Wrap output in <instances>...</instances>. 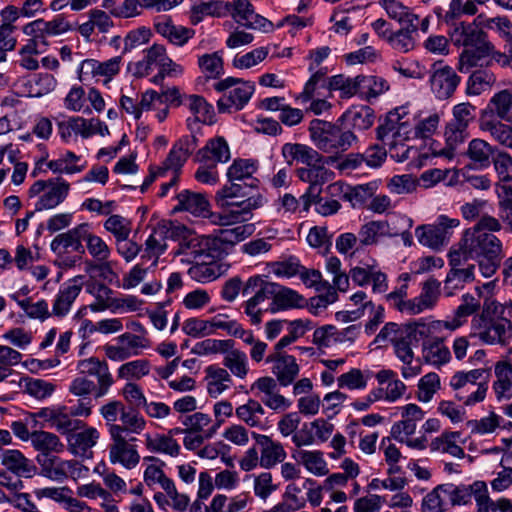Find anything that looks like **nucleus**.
Instances as JSON below:
<instances>
[{
	"instance_id": "obj_22",
	"label": "nucleus",
	"mask_w": 512,
	"mask_h": 512,
	"mask_svg": "<svg viewBox=\"0 0 512 512\" xmlns=\"http://www.w3.org/2000/svg\"><path fill=\"white\" fill-rule=\"evenodd\" d=\"M374 121V110L367 105H353L338 118V122L345 124L351 131L352 129L367 130L372 127Z\"/></svg>"
},
{
	"instance_id": "obj_33",
	"label": "nucleus",
	"mask_w": 512,
	"mask_h": 512,
	"mask_svg": "<svg viewBox=\"0 0 512 512\" xmlns=\"http://www.w3.org/2000/svg\"><path fill=\"white\" fill-rule=\"evenodd\" d=\"M423 358L425 362L440 366L450 361L451 353L443 339L434 338L423 343Z\"/></svg>"
},
{
	"instance_id": "obj_60",
	"label": "nucleus",
	"mask_w": 512,
	"mask_h": 512,
	"mask_svg": "<svg viewBox=\"0 0 512 512\" xmlns=\"http://www.w3.org/2000/svg\"><path fill=\"white\" fill-rule=\"evenodd\" d=\"M315 70L313 64L309 66V71L313 72L309 80L306 82L303 91L301 92L299 98L303 102L310 101L314 95V92L318 85L323 88H327V81L329 78H326L327 68H320L319 70Z\"/></svg>"
},
{
	"instance_id": "obj_14",
	"label": "nucleus",
	"mask_w": 512,
	"mask_h": 512,
	"mask_svg": "<svg viewBox=\"0 0 512 512\" xmlns=\"http://www.w3.org/2000/svg\"><path fill=\"white\" fill-rule=\"evenodd\" d=\"M77 369L80 374L97 377L98 388L96 390V398L105 396L114 383L108 363L96 357L80 360L77 364Z\"/></svg>"
},
{
	"instance_id": "obj_41",
	"label": "nucleus",
	"mask_w": 512,
	"mask_h": 512,
	"mask_svg": "<svg viewBox=\"0 0 512 512\" xmlns=\"http://www.w3.org/2000/svg\"><path fill=\"white\" fill-rule=\"evenodd\" d=\"M69 29V24L61 17L55 18L52 21H44L43 19L35 20L24 27L26 34L40 32L41 35H35V38L43 37V33L56 35L66 32Z\"/></svg>"
},
{
	"instance_id": "obj_63",
	"label": "nucleus",
	"mask_w": 512,
	"mask_h": 512,
	"mask_svg": "<svg viewBox=\"0 0 512 512\" xmlns=\"http://www.w3.org/2000/svg\"><path fill=\"white\" fill-rule=\"evenodd\" d=\"M439 489H442V494L445 496L446 501L452 506L466 505L470 502V494L466 485H455L452 483H446L439 485Z\"/></svg>"
},
{
	"instance_id": "obj_36",
	"label": "nucleus",
	"mask_w": 512,
	"mask_h": 512,
	"mask_svg": "<svg viewBox=\"0 0 512 512\" xmlns=\"http://www.w3.org/2000/svg\"><path fill=\"white\" fill-rule=\"evenodd\" d=\"M157 33L167 38L171 43L182 46L188 42L190 31L183 26L174 25L170 18H164L154 25Z\"/></svg>"
},
{
	"instance_id": "obj_46",
	"label": "nucleus",
	"mask_w": 512,
	"mask_h": 512,
	"mask_svg": "<svg viewBox=\"0 0 512 512\" xmlns=\"http://www.w3.org/2000/svg\"><path fill=\"white\" fill-rule=\"evenodd\" d=\"M488 109L500 119L512 120V92L505 89L496 93L489 101Z\"/></svg>"
},
{
	"instance_id": "obj_15",
	"label": "nucleus",
	"mask_w": 512,
	"mask_h": 512,
	"mask_svg": "<svg viewBox=\"0 0 512 512\" xmlns=\"http://www.w3.org/2000/svg\"><path fill=\"white\" fill-rule=\"evenodd\" d=\"M83 278L84 276L78 275L61 285L53 303L52 315L61 318L69 313L72 304L82 290Z\"/></svg>"
},
{
	"instance_id": "obj_30",
	"label": "nucleus",
	"mask_w": 512,
	"mask_h": 512,
	"mask_svg": "<svg viewBox=\"0 0 512 512\" xmlns=\"http://www.w3.org/2000/svg\"><path fill=\"white\" fill-rule=\"evenodd\" d=\"M57 181L58 182L56 184L53 182V185H50V190L39 198L35 204V211L52 209L65 200L68 195L70 185L62 178H58Z\"/></svg>"
},
{
	"instance_id": "obj_12",
	"label": "nucleus",
	"mask_w": 512,
	"mask_h": 512,
	"mask_svg": "<svg viewBox=\"0 0 512 512\" xmlns=\"http://www.w3.org/2000/svg\"><path fill=\"white\" fill-rule=\"evenodd\" d=\"M154 232L159 233L164 239L179 242V248L175 251V255L184 254L190 248L191 241L189 237L192 230L182 221V218L163 219L157 223Z\"/></svg>"
},
{
	"instance_id": "obj_56",
	"label": "nucleus",
	"mask_w": 512,
	"mask_h": 512,
	"mask_svg": "<svg viewBox=\"0 0 512 512\" xmlns=\"http://www.w3.org/2000/svg\"><path fill=\"white\" fill-rule=\"evenodd\" d=\"M73 415L68 412L58 410L57 415L51 416L53 426L62 434L70 436L77 430L84 428L85 423L82 420L72 418Z\"/></svg>"
},
{
	"instance_id": "obj_64",
	"label": "nucleus",
	"mask_w": 512,
	"mask_h": 512,
	"mask_svg": "<svg viewBox=\"0 0 512 512\" xmlns=\"http://www.w3.org/2000/svg\"><path fill=\"white\" fill-rule=\"evenodd\" d=\"M86 247L89 254L97 261H106L109 259L111 250L106 242L99 236L91 233L90 228L87 229V237H85Z\"/></svg>"
},
{
	"instance_id": "obj_45",
	"label": "nucleus",
	"mask_w": 512,
	"mask_h": 512,
	"mask_svg": "<svg viewBox=\"0 0 512 512\" xmlns=\"http://www.w3.org/2000/svg\"><path fill=\"white\" fill-rule=\"evenodd\" d=\"M221 421L212 423L209 415L194 413V447L202 444L205 439L211 438L220 426Z\"/></svg>"
},
{
	"instance_id": "obj_1",
	"label": "nucleus",
	"mask_w": 512,
	"mask_h": 512,
	"mask_svg": "<svg viewBox=\"0 0 512 512\" xmlns=\"http://www.w3.org/2000/svg\"><path fill=\"white\" fill-rule=\"evenodd\" d=\"M501 229L502 223L498 218L482 215L473 227L464 231L458 248L450 250L449 265L462 266L468 260H474L484 277H492L504 258L503 243L493 234Z\"/></svg>"
},
{
	"instance_id": "obj_32",
	"label": "nucleus",
	"mask_w": 512,
	"mask_h": 512,
	"mask_svg": "<svg viewBox=\"0 0 512 512\" xmlns=\"http://www.w3.org/2000/svg\"><path fill=\"white\" fill-rule=\"evenodd\" d=\"M494 46L491 42L482 43L478 46H473L470 49H464L459 56L460 72L467 73L469 70L480 64V61L490 56Z\"/></svg>"
},
{
	"instance_id": "obj_31",
	"label": "nucleus",
	"mask_w": 512,
	"mask_h": 512,
	"mask_svg": "<svg viewBox=\"0 0 512 512\" xmlns=\"http://www.w3.org/2000/svg\"><path fill=\"white\" fill-rule=\"evenodd\" d=\"M193 203L194 217L207 219L213 225L231 226L225 211L223 213L211 211V205L204 194L194 192Z\"/></svg>"
},
{
	"instance_id": "obj_52",
	"label": "nucleus",
	"mask_w": 512,
	"mask_h": 512,
	"mask_svg": "<svg viewBox=\"0 0 512 512\" xmlns=\"http://www.w3.org/2000/svg\"><path fill=\"white\" fill-rule=\"evenodd\" d=\"M219 270L216 260L210 262L197 259L196 250L194 249V281L206 283L215 280L220 275Z\"/></svg>"
},
{
	"instance_id": "obj_51",
	"label": "nucleus",
	"mask_w": 512,
	"mask_h": 512,
	"mask_svg": "<svg viewBox=\"0 0 512 512\" xmlns=\"http://www.w3.org/2000/svg\"><path fill=\"white\" fill-rule=\"evenodd\" d=\"M227 497L225 495L218 494L214 496L208 512H239L244 509L248 502V496L246 494H240L230 500L226 505Z\"/></svg>"
},
{
	"instance_id": "obj_42",
	"label": "nucleus",
	"mask_w": 512,
	"mask_h": 512,
	"mask_svg": "<svg viewBox=\"0 0 512 512\" xmlns=\"http://www.w3.org/2000/svg\"><path fill=\"white\" fill-rule=\"evenodd\" d=\"M495 374L497 381L494 382L493 388L498 398L512 397V365L508 362H498L495 366Z\"/></svg>"
},
{
	"instance_id": "obj_35",
	"label": "nucleus",
	"mask_w": 512,
	"mask_h": 512,
	"mask_svg": "<svg viewBox=\"0 0 512 512\" xmlns=\"http://www.w3.org/2000/svg\"><path fill=\"white\" fill-rule=\"evenodd\" d=\"M194 249L196 250L197 259L214 262L221 255V246L216 237L197 235L194 231Z\"/></svg>"
},
{
	"instance_id": "obj_55",
	"label": "nucleus",
	"mask_w": 512,
	"mask_h": 512,
	"mask_svg": "<svg viewBox=\"0 0 512 512\" xmlns=\"http://www.w3.org/2000/svg\"><path fill=\"white\" fill-rule=\"evenodd\" d=\"M146 447L151 452L166 453L175 456L179 453L180 446L171 437L165 435H156L152 437L146 434Z\"/></svg>"
},
{
	"instance_id": "obj_19",
	"label": "nucleus",
	"mask_w": 512,
	"mask_h": 512,
	"mask_svg": "<svg viewBox=\"0 0 512 512\" xmlns=\"http://www.w3.org/2000/svg\"><path fill=\"white\" fill-rule=\"evenodd\" d=\"M258 170V161L254 159L236 158L227 169V179L245 183L251 190H257L259 179L253 177Z\"/></svg>"
},
{
	"instance_id": "obj_49",
	"label": "nucleus",
	"mask_w": 512,
	"mask_h": 512,
	"mask_svg": "<svg viewBox=\"0 0 512 512\" xmlns=\"http://www.w3.org/2000/svg\"><path fill=\"white\" fill-rule=\"evenodd\" d=\"M218 234L216 236L217 240H219V245L221 244H229L235 245L247 237H249L254 231L253 224H241L232 228H221L218 229Z\"/></svg>"
},
{
	"instance_id": "obj_8",
	"label": "nucleus",
	"mask_w": 512,
	"mask_h": 512,
	"mask_svg": "<svg viewBox=\"0 0 512 512\" xmlns=\"http://www.w3.org/2000/svg\"><path fill=\"white\" fill-rule=\"evenodd\" d=\"M109 433L113 443L109 446V457L112 463H120L127 469L136 467L140 461V455L136 446L131 444L135 438L129 440L126 435H121V429L118 424H111Z\"/></svg>"
},
{
	"instance_id": "obj_2",
	"label": "nucleus",
	"mask_w": 512,
	"mask_h": 512,
	"mask_svg": "<svg viewBox=\"0 0 512 512\" xmlns=\"http://www.w3.org/2000/svg\"><path fill=\"white\" fill-rule=\"evenodd\" d=\"M245 183L228 180L215 194V202L223 209L231 223H244L253 218V211L262 208L266 203V197L257 191L250 193Z\"/></svg>"
},
{
	"instance_id": "obj_10",
	"label": "nucleus",
	"mask_w": 512,
	"mask_h": 512,
	"mask_svg": "<svg viewBox=\"0 0 512 512\" xmlns=\"http://www.w3.org/2000/svg\"><path fill=\"white\" fill-rule=\"evenodd\" d=\"M41 468V475L54 480L63 481L69 476L74 477L80 471V464L76 460H63L50 453H41L37 456Z\"/></svg>"
},
{
	"instance_id": "obj_59",
	"label": "nucleus",
	"mask_w": 512,
	"mask_h": 512,
	"mask_svg": "<svg viewBox=\"0 0 512 512\" xmlns=\"http://www.w3.org/2000/svg\"><path fill=\"white\" fill-rule=\"evenodd\" d=\"M426 335V328L417 330V334L415 338L403 339L396 344H394V351L399 360L403 362L404 365H410L414 358V353L412 351V346L417 345L418 342Z\"/></svg>"
},
{
	"instance_id": "obj_61",
	"label": "nucleus",
	"mask_w": 512,
	"mask_h": 512,
	"mask_svg": "<svg viewBox=\"0 0 512 512\" xmlns=\"http://www.w3.org/2000/svg\"><path fill=\"white\" fill-rule=\"evenodd\" d=\"M120 420L122 425H118L121 429V435H126L127 433H136L139 434L145 428V420L139 414L138 409H125L123 411Z\"/></svg>"
},
{
	"instance_id": "obj_47",
	"label": "nucleus",
	"mask_w": 512,
	"mask_h": 512,
	"mask_svg": "<svg viewBox=\"0 0 512 512\" xmlns=\"http://www.w3.org/2000/svg\"><path fill=\"white\" fill-rule=\"evenodd\" d=\"M98 438L99 433L93 427L81 432H74L67 437L69 445L73 448L74 452L82 455L96 444Z\"/></svg>"
},
{
	"instance_id": "obj_17",
	"label": "nucleus",
	"mask_w": 512,
	"mask_h": 512,
	"mask_svg": "<svg viewBox=\"0 0 512 512\" xmlns=\"http://www.w3.org/2000/svg\"><path fill=\"white\" fill-rule=\"evenodd\" d=\"M252 438L260 447V466L265 469H270L278 463H282L287 453L283 445L274 441L271 437L256 432H252Z\"/></svg>"
},
{
	"instance_id": "obj_7",
	"label": "nucleus",
	"mask_w": 512,
	"mask_h": 512,
	"mask_svg": "<svg viewBox=\"0 0 512 512\" xmlns=\"http://www.w3.org/2000/svg\"><path fill=\"white\" fill-rule=\"evenodd\" d=\"M460 221L440 215L433 224L420 225L415 229V235L420 244L434 250L445 246L452 235V230L459 226Z\"/></svg>"
},
{
	"instance_id": "obj_28",
	"label": "nucleus",
	"mask_w": 512,
	"mask_h": 512,
	"mask_svg": "<svg viewBox=\"0 0 512 512\" xmlns=\"http://www.w3.org/2000/svg\"><path fill=\"white\" fill-rule=\"evenodd\" d=\"M451 269L444 280L443 291L446 296H453L455 291L464 287L465 283L472 282L475 278V265L469 264L466 268L450 265Z\"/></svg>"
},
{
	"instance_id": "obj_25",
	"label": "nucleus",
	"mask_w": 512,
	"mask_h": 512,
	"mask_svg": "<svg viewBox=\"0 0 512 512\" xmlns=\"http://www.w3.org/2000/svg\"><path fill=\"white\" fill-rule=\"evenodd\" d=\"M330 160H332V157L322 158L321 162L297 168L296 175L301 181L308 183L309 186L322 189V186L334 177V172L325 167V164H328Z\"/></svg>"
},
{
	"instance_id": "obj_21",
	"label": "nucleus",
	"mask_w": 512,
	"mask_h": 512,
	"mask_svg": "<svg viewBox=\"0 0 512 512\" xmlns=\"http://www.w3.org/2000/svg\"><path fill=\"white\" fill-rule=\"evenodd\" d=\"M425 329V324L414 321L399 325L395 322L386 323L375 338V342L381 343L390 341L393 345L403 339L415 338L417 330Z\"/></svg>"
},
{
	"instance_id": "obj_26",
	"label": "nucleus",
	"mask_w": 512,
	"mask_h": 512,
	"mask_svg": "<svg viewBox=\"0 0 512 512\" xmlns=\"http://www.w3.org/2000/svg\"><path fill=\"white\" fill-rule=\"evenodd\" d=\"M358 236L359 245L363 247L377 244L381 237H396L398 231L393 230L388 221L373 220L361 226Z\"/></svg>"
},
{
	"instance_id": "obj_48",
	"label": "nucleus",
	"mask_w": 512,
	"mask_h": 512,
	"mask_svg": "<svg viewBox=\"0 0 512 512\" xmlns=\"http://www.w3.org/2000/svg\"><path fill=\"white\" fill-rule=\"evenodd\" d=\"M359 81L360 96L367 100L376 98L389 89V84L383 77L361 75Z\"/></svg>"
},
{
	"instance_id": "obj_23",
	"label": "nucleus",
	"mask_w": 512,
	"mask_h": 512,
	"mask_svg": "<svg viewBox=\"0 0 512 512\" xmlns=\"http://www.w3.org/2000/svg\"><path fill=\"white\" fill-rule=\"evenodd\" d=\"M451 40L456 46L473 47L489 42L487 34L475 22H461L450 32Z\"/></svg>"
},
{
	"instance_id": "obj_44",
	"label": "nucleus",
	"mask_w": 512,
	"mask_h": 512,
	"mask_svg": "<svg viewBox=\"0 0 512 512\" xmlns=\"http://www.w3.org/2000/svg\"><path fill=\"white\" fill-rule=\"evenodd\" d=\"M491 375L490 368L473 369L468 372L458 371L452 376L450 385L454 390H458L464 387L467 383L477 385L478 382L488 383Z\"/></svg>"
},
{
	"instance_id": "obj_5",
	"label": "nucleus",
	"mask_w": 512,
	"mask_h": 512,
	"mask_svg": "<svg viewBox=\"0 0 512 512\" xmlns=\"http://www.w3.org/2000/svg\"><path fill=\"white\" fill-rule=\"evenodd\" d=\"M213 88L223 95L217 100L220 113H233L242 110L255 92V84L236 77H226L213 84Z\"/></svg>"
},
{
	"instance_id": "obj_38",
	"label": "nucleus",
	"mask_w": 512,
	"mask_h": 512,
	"mask_svg": "<svg viewBox=\"0 0 512 512\" xmlns=\"http://www.w3.org/2000/svg\"><path fill=\"white\" fill-rule=\"evenodd\" d=\"M276 289L272 304L277 310L301 308L305 305V299L297 291L276 283Z\"/></svg>"
},
{
	"instance_id": "obj_24",
	"label": "nucleus",
	"mask_w": 512,
	"mask_h": 512,
	"mask_svg": "<svg viewBox=\"0 0 512 512\" xmlns=\"http://www.w3.org/2000/svg\"><path fill=\"white\" fill-rule=\"evenodd\" d=\"M281 153L289 165L297 162L304 166H311V164L321 162V159L325 158L316 149L301 143H285L282 146Z\"/></svg>"
},
{
	"instance_id": "obj_4",
	"label": "nucleus",
	"mask_w": 512,
	"mask_h": 512,
	"mask_svg": "<svg viewBox=\"0 0 512 512\" xmlns=\"http://www.w3.org/2000/svg\"><path fill=\"white\" fill-rule=\"evenodd\" d=\"M338 120L335 123L313 119L310 121L308 131L313 144L320 151L330 154H339L347 151L357 141V136L350 129H343Z\"/></svg>"
},
{
	"instance_id": "obj_13",
	"label": "nucleus",
	"mask_w": 512,
	"mask_h": 512,
	"mask_svg": "<svg viewBox=\"0 0 512 512\" xmlns=\"http://www.w3.org/2000/svg\"><path fill=\"white\" fill-rule=\"evenodd\" d=\"M89 228L90 224L81 223L67 232L58 234L51 242V250L57 254H64L69 251L84 254L85 247L82 242L85 241Z\"/></svg>"
},
{
	"instance_id": "obj_58",
	"label": "nucleus",
	"mask_w": 512,
	"mask_h": 512,
	"mask_svg": "<svg viewBox=\"0 0 512 512\" xmlns=\"http://www.w3.org/2000/svg\"><path fill=\"white\" fill-rule=\"evenodd\" d=\"M299 456L305 468L311 473L317 476H323L328 473L327 464L321 451L301 450Z\"/></svg>"
},
{
	"instance_id": "obj_53",
	"label": "nucleus",
	"mask_w": 512,
	"mask_h": 512,
	"mask_svg": "<svg viewBox=\"0 0 512 512\" xmlns=\"http://www.w3.org/2000/svg\"><path fill=\"white\" fill-rule=\"evenodd\" d=\"M495 80L492 72L483 69L476 70L468 79L466 92L469 95H479L490 87Z\"/></svg>"
},
{
	"instance_id": "obj_27",
	"label": "nucleus",
	"mask_w": 512,
	"mask_h": 512,
	"mask_svg": "<svg viewBox=\"0 0 512 512\" xmlns=\"http://www.w3.org/2000/svg\"><path fill=\"white\" fill-rule=\"evenodd\" d=\"M401 110H403V107L389 112L385 121L376 129L377 139L382 141L385 145H389L390 150L396 148L395 138L400 134L401 128L405 125L404 122H400L403 114H405L404 111L401 114Z\"/></svg>"
},
{
	"instance_id": "obj_9",
	"label": "nucleus",
	"mask_w": 512,
	"mask_h": 512,
	"mask_svg": "<svg viewBox=\"0 0 512 512\" xmlns=\"http://www.w3.org/2000/svg\"><path fill=\"white\" fill-rule=\"evenodd\" d=\"M461 78L456 71L442 62L432 64L429 83L432 93L439 100L450 98L460 84Z\"/></svg>"
},
{
	"instance_id": "obj_43",
	"label": "nucleus",
	"mask_w": 512,
	"mask_h": 512,
	"mask_svg": "<svg viewBox=\"0 0 512 512\" xmlns=\"http://www.w3.org/2000/svg\"><path fill=\"white\" fill-rule=\"evenodd\" d=\"M462 304L455 310V317L452 321H445L444 326L449 330H455L463 324L462 319L474 314L480 308V302L474 296L467 293L462 296Z\"/></svg>"
},
{
	"instance_id": "obj_50",
	"label": "nucleus",
	"mask_w": 512,
	"mask_h": 512,
	"mask_svg": "<svg viewBox=\"0 0 512 512\" xmlns=\"http://www.w3.org/2000/svg\"><path fill=\"white\" fill-rule=\"evenodd\" d=\"M31 442L33 447L41 453L60 452L63 449L59 437L46 431L32 432Z\"/></svg>"
},
{
	"instance_id": "obj_62",
	"label": "nucleus",
	"mask_w": 512,
	"mask_h": 512,
	"mask_svg": "<svg viewBox=\"0 0 512 512\" xmlns=\"http://www.w3.org/2000/svg\"><path fill=\"white\" fill-rule=\"evenodd\" d=\"M413 32L412 27L408 25L405 29L390 33L387 41L393 49L401 53H407L415 47V42L411 35Z\"/></svg>"
},
{
	"instance_id": "obj_54",
	"label": "nucleus",
	"mask_w": 512,
	"mask_h": 512,
	"mask_svg": "<svg viewBox=\"0 0 512 512\" xmlns=\"http://www.w3.org/2000/svg\"><path fill=\"white\" fill-rule=\"evenodd\" d=\"M198 64L207 78L218 79L224 74L222 51L199 57Z\"/></svg>"
},
{
	"instance_id": "obj_34",
	"label": "nucleus",
	"mask_w": 512,
	"mask_h": 512,
	"mask_svg": "<svg viewBox=\"0 0 512 512\" xmlns=\"http://www.w3.org/2000/svg\"><path fill=\"white\" fill-rule=\"evenodd\" d=\"M86 291L96 299L94 303L88 306L93 312L104 311L115 304V300L111 298L112 289L104 283L98 281L88 282L86 284Z\"/></svg>"
},
{
	"instance_id": "obj_16",
	"label": "nucleus",
	"mask_w": 512,
	"mask_h": 512,
	"mask_svg": "<svg viewBox=\"0 0 512 512\" xmlns=\"http://www.w3.org/2000/svg\"><path fill=\"white\" fill-rule=\"evenodd\" d=\"M375 191L376 186L373 183L347 187L346 191L342 190V184L340 182L332 183L325 188V193L330 196L343 193V200L350 202L353 208L364 207L374 196Z\"/></svg>"
},
{
	"instance_id": "obj_11",
	"label": "nucleus",
	"mask_w": 512,
	"mask_h": 512,
	"mask_svg": "<svg viewBox=\"0 0 512 512\" xmlns=\"http://www.w3.org/2000/svg\"><path fill=\"white\" fill-rule=\"evenodd\" d=\"M266 363L271 364V372L276 377L279 385L287 387L294 383L300 367L296 358L287 353H269Z\"/></svg>"
},
{
	"instance_id": "obj_37",
	"label": "nucleus",
	"mask_w": 512,
	"mask_h": 512,
	"mask_svg": "<svg viewBox=\"0 0 512 512\" xmlns=\"http://www.w3.org/2000/svg\"><path fill=\"white\" fill-rule=\"evenodd\" d=\"M446 147L440 151H434L435 156H442L448 159L454 157L456 147L467 138V128L449 122L445 129Z\"/></svg>"
},
{
	"instance_id": "obj_39",
	"label": "nucleus",
	"mask_w": 512,
	"mask_h": 512,
	"mask_svg": "<svg viewBox=\"0 0 512 512\" xmlns=\"http://www.w3.org/2000/svg\"><path fill=\"white\" fill-rule=\"evenodd\" d=\"M379 3L391 19L400 23H407L412 27V31H417V25L414 21L418 20V16L411 13L407 6L397 0H380Z\"/></svg>"
},
{
	"instance_id": "obj_3",
	"label": "nucleus",
	"mask_w": 512,
	"mask_h": 512,
	"mask_svg": "<svg viewBox=\"0 0 512 512\" xmlns=\"http://www.w3.org/2000/svg\"><path fill=\"white\" fill-rule=\"evenodd\" d=\"M505 311L501 303L485 298L481 313L472 319L474 335L486 344H506L512 337V322Z\"/></svg>"
},
{
	"instance_id": "obj_6",
	"label": "nucleus",
	"mask_w": 512,
	"mask_h": 512,
	"mask_svg": "<svg viewBox=\"0 0 512 512\" xmlns=\"http://www.w3.org/2000/svg\"><path fill=\"white\" fill-rule=\"evenodd\" d=\"M276 288V283L266 281L262 275H253L244 283L242 295L254 294L242 304L245 314L250 317L253 325L261 323L263 310L259 308V305L265 300H273Z\"/></svg>"
},
{
	"instance_id": "obj_20",
	"label": "nucleus",
	"mask_w": 512,
	"mask_h": 512,
	"mask_svg": "<svg viewBox=\"0 0 512 512\" xmlns=\"http://www.w3.org/2000/svg\"><path fill=\"white\" fill-rule=\"evenodd\" d=\"M1 464L7 471L17 477L31 478L37 472V467L31 459L17 449H5L1 454Z\"/></svg>"
},
{
	"instance_id": "obj_57",
	"label": "nucleus",
	"mask_w": 512,
	"mask_h": 512,
	"mask_svg": "<svg viewBox=\"0 0 512 512\" xmlns=\"http://www.w3.org/2000/svg\"><path fill=\"white\" fill-rule=\"evenodd\" d=\"M223 365L239 378H244L248 373L247 355L238 349L231 350L225 355Z\"/></svg>"
},
{
	"instance_id": "obj_40",
	"label": "nucleus",
	"mask_w": 512,
	"mask_h": 512,
	"mask_svg": "<svg viewBox=\"0 0 512 512\" xmlns=\"http://www.w3.org/2000/svg\"><path fill=\"white\" fill-rule=\"evenodd\" d=\"M229 4L220 0H203L194 5V25L203 20L205 16L222 18L228 15Z\"/></svg>"
},
{
	"instance_id": "obj_29",
	"label": "nucleus",
	"mask_w": 512,
	"mask_h": 512,
	"mask_svg": "<svg viewBox=\"0 0 512 512\" xmlns=\"http://www.w3.org/2000/svg\"><path fill=\"white\" fill-rule=\"evenodd\" d=\"M498 150L482 139H473L468 145L466 155L477 169L488 168Z\"/></svg>"
},
{
	"instance_id": "obj_18",
	"label": "nucleus",
	"mask_w": 512,
	"mask_h": 512,
	"mask_svg": "<svg viewBox=\"0 0 512 512\" xmlns=\"http://www.w3.org/2000/svg\"><path fill=\"white\" fill-rule=\"evenodd\" d=\"M230 157V148L226 139L218 136L209 139L205 146L198 150L194 156V162L217 165L219 162H228Z\"/></svg>"
}]
</instances>
